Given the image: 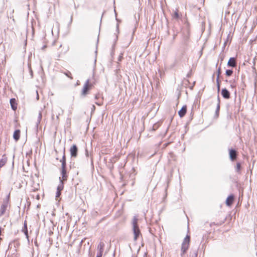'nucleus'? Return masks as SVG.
Masks as SVG:
<instances>
[{"instance_id": "nucleus-1", "label": "nucleus", "mask_w": 257, "mask_h": 257, "mask_svg": "<svg viewBox=\"0 0 257 257\" xmlns=\"http://www.w3.org/2000/svg\"><path fill=\"white\" fill-rule=\"evenodd\" d=\"M133 231L134 235V239L137 240L140 235H142L140 229L138 225V218L134 216L132 220Z\"/></svg>"}, {"instance_id": "nucleus-2", "label": "nucleus", "mask_w": 257, "mask_h": 257, "mask_svg": "<svg viewBox=\"0 0 257 257\" xmlns=\"http://www.w3.org/2000/svg\"><path fill=\"white\" fill-rule=\"evenodd\" d=\"M94 86L93 83H90V79H87L81 91V95L82 97H85L88 93L89 91Z\"/></svg>"}, {"instance_id": "nucleus-3", "label": "nucleus", "mask_w": 257, "mask_h": 257, "mask_svg": "<svg viewBox=\"0 0 257 257\" xmlns=\"http://www.w3.org/2000/svg\"><path fill=\"white\" fill-rule=\"evenodd\" d=\"M10 198V194H8L7 197L4 199L3 203L0 208V216H2L6 212L9 205V201Z\"/></svg>"}, {"instance_id": "nucleus-4", "label": "nucleus", "mask_w": 257, "mask_h": 257, "mask_svg": "<svg viewBox=\"0 0 257 257\" xmlns=\"http://www.w3.org/2000/svg\"><path fill=\"white\" fill-rule=\"evenodd\" d=\"M182 43L185 46H187L190 38V29L188 24H187V27L182 32Z\"/></svg>"}, {"instance_id": "nucleus-5", "label": "nucleus", "mask_w": 257, "mask_h": 257, "mask_svg": "<svg viewBox=\"0 0 257 257\" xmlns=\"http://www.w3.org/2000/svg\"><path fill=\"white\" fill-rule=\"evenodd\" d=\"M64 182H63V181L61 180V177H59V184L57 188V192L56 193V198H58L60 197L61 194V191L64 188Z\"/></svg>"}, {"instance_id": "nucleus-6", "label": "nucleus", "mask_w": 257, "mask_h": 257, "mask_svg": "<svg viewBox=\"0 0 257 257\" xmlns=\"http://www.w3.org/2000/svg\"><path fill=\"white\" fill-rule=\"evenodd\" d=\"M229 158L231 161H234L237 157V152L234 149L231 148L229 149Z\"/></svg>"}, {"instance_id": "nucleus-7", "label": "nucleus", "mask_w": 257, "mask_h": 257, "mask_svg": "<svg viewBox=\"0 0 257 257\" xmlns=\"http://www.w3.org/2000/svg\"><path fill=\"white\" fill-rule=\"evenodd\" d=\"M71 157L76 158L78 155V148L75 144L73 145L70 149Z\"/></svg>"}, {"instance_id": "nucleus-8", "label": "nucleus", "mask_w": 257, "mask_h": 257, "mask_svg": "<svg viewBox=\"0 0 257 257\" xmlns=\"http://www.w3.org/2000/svg\"><path fill=\"white\" fill-rule=\"evenodd\" d=\"M95 99L96 100L95 102L96 105L101 106L103 104V97L100 93H98L95 95Z\"/></svg>"}, {"instance_id": "nucleus-9", "label": "nucleus", "mask_w": 257, "mask_h": 257, "mask_svg": "<svg viewBox=\"0 0 257 257\" xmlns=\"http://www.w3.org/2000/svg\"><path fill=\"white\" fill-rule=\"evenodd\" d=\"M221 94L225 99H229L230 97V93L229 91L225 88H223L221 90Z\"/></svg>"}, {"instance_id": "nucleus-10", "label": "nucleus", "mask_w": 257, "mask_h": 257, "mask_svg": "<svg viewBox=\"0 0 257 257\" xmlns=\"http://www.w3.org/2000/svg\"><path fill=\"white\" fill-rule=\"evenodd\" d=\"M234 200V196L233 194L229 195L226 199L225 203L227 206H230Z\"/></svg>"}, {"instance_id": "nucleus-11", "label": "nucleus", "mask_w": 257, "mask_h": 257, "mask_svg": "<svg viewBox=\"0 0 257 257\" xmlns=\"http://www.w3.org/2000/svg\"><path fill=\"white\" fill-rule=\"evenodd\" d=\"M60 162H61V170L67 169L66 159V157H65V150H64L63 155L62 156V159L60 160Z\"/></svg>"}, {"instance_id": "nucleus-12", "label": "nucleus", "mask_w": 257, "mask_h": 257, "mask_svg": "<svg viewBox=\"0 0 257 257\" xmlns=\"http://www.w3.org/2000/svg\"><path fill=\"white\" fill-rule=\"evenodd\" d=\"M227 66L231 67H235L236 66V58L235 57H231L229 58Z\"/></svg>"}, {"instance_id": "nucleus-13", "label": "nucleus", "mask_w": 257, "mask_h": 257, "mask_svg": "<svg viewBox=\"0 0 257 257\" xmlns=\"http://www.w3.org/2000/svg\"><path fill=\"white\" fill-rule=\"evenodd\" d=\"M187 112V106L183 105L180 110L178 111V114L180 117H183L185 116Z\"/></svg>"}, {"instance_id": "nucleus-14", "label": "nucleus", "mask_w": 257, "mask_h": 257, "mask_svg": "<svg viewBox=\"0 0 257 257\" xmlns=\"http://www.w3.org/2000/svg\"><path fill=\"white\" fill-rule=\"evenodd\" d=\"M61 179L63 181V182L66 181L68 178V175L67 173V169L61 170Z\"/></svg>"}, {"instance_id": "nucleus-15", "label": "nucleus", "mask_w": 257, "mask_h": 257, "mask_svg": "<svg viewBox=\"0 0 257 257\" xmlns=\"http://www.w3.org/2000/svg\"><path fill=\"white\" fill-rule=\"evenodd\" d=\"M12 109L15 111L17 109V102L15 98H11L10 100Z\"/></svg>"}, {"instance_id": "nucleus-16", "label": "nucleus", "mask_w": 257, "mask_h": 257, "mask_svg": "<svg viewBox=\"0 0 257 257\" xmlns=\"http://www.w3.org/2000/svg\"><path fill=\"white\" fill-rule=\"evenodd\" d=\"M22 231L23 232L26 236V237L27 238L29 241V235H28V230L27 227V221H25L24 223V226L22 229Z\"/></svg>"}, {"instance_id": "nucleus-17", "label": "nucleus", "mask_w": 257, "mask_h": 257, "mask_svg": "<svg viewBox=\"0 0 257 257\" xmlns=\"http://www.w3.org/2000/svg\"><path fill=\"white\" fill-rule=\"evenodd\" d=\"M104 243L103 242L100 241L97 247V249L98 250L97 253L102 254L104 251Z\"/></svg>"}, {"instance_id": "nucleus-18", "label": "nucleus", "mask_w": 257, "mask_h": 257, "mask_svg": "<svg viewBox=\"0 0 257 257\" xmlns=\"http://www.w3.org/2000/svg\"><path fill=\"white\" fill-rule=\"evenodd\" d=\"M20 245V243L17 239L11 241L9 245L8 249H11L12 246H14L15 248L18 247Z\"/></svg>"}, {"instance_id": "nucleus-19", "label": "nucleus", "mask_w": 257, "mask_h": 257, "mask_svg": "<svg viewBox=\"0 0 257 257\" xmlns=\"http://www.w3.org/2000/svg\"><path fill=\"white\" fill-rule=\"evenodd\" d=\"M21 131L20 130H16L13 134V138L17 142L20 139Z\"/></svg>"}, {"instance_id": "nucleus-20", "label": "nucleus", "mask_w": 257, "mask_h": 257, "mask_svg": "<svg viewBox=\"0 0 257 257\" xmlns=\"http://www.w3.org/2000/svg\"><path fill=\"white\" fill-rule=\"evenodd\" d=\"M8 158L5 154L3 155L2 158L0 160V168H2L7 163Z\"/></svg>"}, {"instance_id": "nucleus-21", "label": "nucleus", "mask_w": 257, "mask_h": 257, "mask_svg": "<svg viewBox=\"0 0 257 257\" xmlns=\"http://www.w3.org/2000/svg\"><path fill=\"white\" fill-rule=\"evenodd\" d=\"M198 250L197 249H191L190 251V257H197Z\"/></svg>"}, {"instance_id": "nucleus-22", "label": "nucleus", "mask_w": 257, "mask_h": 257, "mask_svg": "<svg viewBox=\"0 0 257 257\" xmlns=\"http://www.w3.org/2000/svg\"><path fill=\"white\" fill-rule=\"evenodd\" d=\"M42 117V111L40 110V111H39L37 121L36 122V126L37 127H38L39 124L41 122Z\"/></svg>"}, {"instance_id": "nucleus-23", "label": "nucleus", "mask_w": 257, "mask_h": 257, "mask_svg": "<svg viewBox=\"0 0 257 257\" xmlns=\"http://www.w3.org/2000/svg\"><path fill=\"white\" fill-rule=\"evenodd\" d=\"M220 105L219 104H217L216 108L214 114V117L217 118L219 115V111H220Z\"/></svg>"}, {"instance_id": "nucleus-24", "label": "nucleus", "mask_w": 257, "mask_h": 257, "mask_svg": "<svg viewBox=\"0 0 257 257\" xmlns=\"http://www.w3.org/2000/svg\"><path fill=\"white\" fill-rule=\"evenodd\" d=\"M241 169V166L240 163L237 162L236 163V168H235L236 172L237 173H238V174H240V173Z\"/></svg>"}, {"instance_id": "nucleus-25", "label": "nucleus", "mask_w": 257, "mask_h": 257, "mask_svg": "<svg viewBox=\"0 0 257 257\" xmlns=\"http://www.w3.org/2000/svg\"><path fill=\"white\" fill-rule=\"evenodd\" d=\"M172 17L173 19L178 20L180 19V16L178 13V11L177 10L173 14H172Z\"/></svg>"}, {"instance_id": "nucleus-26", "label": "nucleus", "mask_w": 257, "mask_h": 257, "mask_svg": "<svg viewBox=\"0 0 257 257\" xmlns=\"http://www.w3.org/2000/svg\"><path fill=\"white\" fill-rule=\"evenodd\" d=\"M189 246V244L182 243L181 244V249H183L184 251L187 250Z\"/></svg>"}, {"instance_id": "nucleus-27", "label": "nucleus", "mask_w": 257, "mask_h": 257, "mask_svg": "<svg viewBox=\"0 0 257 257\" xmlns=\"http://www.w3.org/2000/svg\"><path fill=\"white\" fill-rule=\"evenodd\" d=\"M190 241V236L188 235H187L184 238L183 241L182 243L189 244Z\"/></svg>"}, {"instance_id": "nucleus-28", "label": "nucleus", "mask_w": 257, "mask_h": 257, "mask_svg": "<svg viewBox=\"0 0 257 257\" xmlns=\"http://www.w3.org/2000/svg\"><path fill=\"white\" fill-rule=\"evenodd\" d=\"M233 74V70L231 69H227L225 71V75L227 76H230Z\"/></svg>"}, {"instance_id": "nucleus-29", "label": "nucleus", "mask_w": 257, "mask_h": 257, "mask_svg": "<svg viewBox=\"0 0 257 257\" xmlns=\"http://www.w3.org/2000/svg\"><path fill=\"white\" fill-rule=\"evenodd\" d=\"M216 85H217V91H218V93H219V92L220 91V81H219V78H218V76H217V78H216Z\"/></svg>"}, {"instance_id": "nucleus-30", "label": "nucleus", "mask_w": 257, "mask_h": 257, "mask_svg": "<svg viewBox=\"0 0 257 257\" xmlns=\"http://www.w3.org/2000/svg\"><path fill=\"white\" fill-rule=\"evenodd\" d=\"M65 75L66 76H67L68 77L70 78L71 79H73V77L71 76V73H70V71H67V72L65 73Z\"/></svg>"}, {"instance_id": "nucleus-31", "label": "nucleus", "mask_w": 257, "mask_h": 257, "mask_svg": "<svg viewBox=\"0 0 257 257\" xmlns=\"http://www.w3.org/2000/svg\"><path fill=\"white\" fill-rule=\"evenodd\" d=\"M221 74V69L220 67H219L217 71V76L219 78L220 74Z\"/></svg>"}, {"instance_id": "nucleus-32", "label": "nucleus", "mask_w": 257, "mask_h": 257, "mask_svg": "<svg viewBox=\"0 0 257 257\" xmlns=\"http://www.w3.org/2000/svg\"><path fill=\"white\" fill-rule=\"evenodd\" d=\"M123 59V53H120L118 59V62L121 61L122 59Z\"/></svg>"}, {"instance_id": "nucleus-33", "label": "nucleus", "mask_w": 257, "mask_h": 257, "mask_svg": "<svg viewBox=\"0 0 257 257\" xmlns=\"http://www.w3.org/2000/svg\"><path fill=\"white\" fill-rule=\"evenodd\" d=\"M159 127V124L157 123L154 124L152 127V130L153 131H156Z\"/></svg>"}, {"instance_id": "nucleus-34", "label": "nucleus", "mask_w": 257, "mask_h": 257, "mask_svg": "<svg viewBox=\"0 0 257 257\" xmlns=\"http://www.w3.org/2000/svg\"><path fill=\"white\" fill-rule=\"evenodd\" d=\"M181 255L182 256L187 252V250H185V251H184L183 249H181Z\"/></svg>"}, {"instance_id": "nucleus-35", "label": "nucleus", "mask_w": 257, "mask_h": 257, "mask_svg": "<svg viewBox=\"0 0 257 257\" xmlns=\"http://www.w3.org/2000/svg\"><path fill=\"white\" fill-rule=\"evenodd\" d=\"M29 72H30V74L31 76V78H33V71L32 70V69L31 68H30V69H29Z\"/></svg>"}, {"instance_id": "nucleus-36", "label": "nucleus", "mask_w": 257, "mask_h": 257, "mask_svg": "<svg viewBox=\"0 0 257 257\" xmlns=\"http://www.w3.org/2000/svg\"><path fill=\"white\" fill-rule=\"evenodd\" d=\"M85 156L86 157H88L89 156V153H88V151L87 150V149H85Z\"/></svg>"}, {"instance_id": "nucleus-37", "label": "nucleus", "mask_w": 257, "mask_h": 257, "mask_svg": "<svg viewBox=\"0 0 257 257\" xmlns=\"http://www.w3.org/2000/svg\"><path fill=\"white\" fill-rule=\"evenodd\" d=\"M177 34L178 33H174L173 35V41H174L175 39H176V37L177 35Z\"/></svg>"}, {"instance_id": "nucleus-38", "label": "nucleus", "mask_w": 257, "mask_h": 257, "mask_svg": "<svg viewBox=\"0 0 257 257\" xmlns=\"http://www.w3.org/2000/svg\"><path fill=\"white\" fill-rule=\"evenodd\" d=\"M217 101H218L217 104H219L220 105V98H219V95H218V96H217Z\"/></svg>"}, {"instance_id": "nucleus-39", "label": "nucleus", "mask_w": 257, "mask_h": 257, "mask_svg": "<svg viewBox=\"0 0 257 257\" xmlns=\"http://www.w3.org/2000/svg\"><path fill=\"white\" fill-rule=\"evenodd\" d=\"M191 75V71H190L187 74V77L189 78Z\"/></svg>"}, {"instance_id": "nucleus-40", "label": "nucleus", "mask_w": 257, "mask_h": 257, "mask_svg": "<svg viewBox=\"0 0 257 257\" xmlns=\"http://www.w3.org/2000/svg\"><path fill=\"white\" fill-rule=\"evenodd\" d=\"M102 254L101 253H97L96 257H102Z\"/></svg>"}, {"instance_id": "nucleus-41", "label": "nucleus", "mask_w": 257, "mask_h": 257, "mask_svg": "<svg viewBox=\"0 0 257 257\" xmlns=\"http://www.w3.org/2000/svg\"><path fill=\"white\" fill-rule=\"evenodd\" d=\"M114 12H115V19H116V20L117 22H118V21H119V20H118V19L117 18V17H116V11H115V9L114 10Z\"/></svg>"}, {"instance_id": "nucleus-42", "label": "nucleus", "mask_w": 257, "mask_h": 257, "mask_svg": "<svg viewBox=\"0 0 257 257\" xmlns=\"http://www.w3.org/2000/svg\"><path fill=\"white\" fill-rule=\"evenodd\" d=\"M74 165V163L72 164L71 162H70V164L69 165V167L70 169H71L73 167V165Z\"/></svg>"}, {"instance_id": "nucleus-43", "label": "nucleus", "mask_w": 257, "mask_h": 257, "mask_svg": "<svg viewBox=\"0 0 257 257\" xmlns=\"http://www.w3.org/2000/svg\"><path fill=\"white\" fill-rule=\"evenodd\" d=\"M72 20H73V17L72 16H71V18H70V23L71 24L72 22Z\"/></svg>"}, {"instance_id": "nucleus-44", "label": "nucleus", "mask_w": 257, "mask_h": 257, "mask_svg": "<svg viewBox=\"0 0 257 257\" xmlns=\"http://www.w3.org/2000/svg\"><path fill=\"white\" fill-rule=\"evenodd\" d=\"M47 46L46 45H44L42 48V50H45V49L46 48Z\"/></svg>"}, {"instance_id": "nucleus-45", "label": "nucleus", "mask_w": 257, "mask_h": 257, "mask_svg": "<svg viewBox=\"0 0 257 257\" xmlns=\"http://www.w3.org/2000/svg\"><path fill=\"white\" fill-rule=\"evenodd\" d=\"M83 242V239L81 240V241H80V244H79L80 246L82 245Z\"/></svg>"}, {"instance_id": "nucleus-46", "label": "nucleus", "mask_w": 257, "mask_h": 257, "mask_svg": "<svg viewBox=\"0 0 257 257\" xmlns=\"http://www.w3.org/2000/svg\"><path fill=\"white\" fill-rule=\"evenodd\" d=\"M90 83H93V84H94V85L95 84V81H92V82H91V81H90Z\"/></svg>"}, {"instance_id": "nucleus-47", "label": "nucleus", "mask_w": 257, "mask_h": 257, "mask_svg": "<svg viewBox=\"0 0 257 257\" xmlns=\"http://www.w3.org/2000/svg\"><path fill=\"white\" fill-rule=\"evenodd\" d=\"M116 30L118 31V23L116 25Z\"/></svg>"}, {"instance_id": "nucleus-48", "label": "nucleus", "mask_w": 257, "mask_h": 257, "mask_svg": "<svg viewBox=\"0 0 257 257\" xmlns=\"http://www.w3.org/2000/svg\"><path fill=\"white\" fill-rule=\"evenodd\" d=\"M95 109V106H94V105H93V106H92V110H94Z\"/></svg>"}, {"instance_id": "nucleus-49", "label": "nucleus", "mask_w": 257, "mask_h": 257, "mask_svg": "<svg viewBox=\"0 0 257 257\" xmlns=\"http://www.w3.org/2000/svg\"><path fill=\"white\" fill-rule=\"evenodd\" d=\"M37 99H39V95H38V94H37Z\"/></svg>"}, {"instance_id": "nucleus-50", "label": "nucleus", "mask_w": 257, "mask_h": 257, "mask_svg": "<svg viewBox=\"0 0 257 257\" xmlns=\"http://www.w3.org/2000/svg\"><path fill=\"white\" fill-rule=\"evenodd\" d=\"M57 118L58 119L59 118V115H57Z\"/></svg>"}, {"instance_id": "nucleus-51", "label": "nucleus", "mask_w": 257, "mask_h": 257, "mask_svg": "<svg viewBox=\"0 0 257 257\" xmlns=\"http://www.w3.org/2000/svg\"><path fill=\"white\" fill-rule=\"evenodd\" d=\"M37 198V199H39V195H38Z\"/></svg>"}]
</instances>
